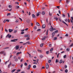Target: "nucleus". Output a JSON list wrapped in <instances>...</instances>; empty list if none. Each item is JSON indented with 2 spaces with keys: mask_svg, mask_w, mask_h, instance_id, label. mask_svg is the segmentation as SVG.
Listing matches in <instances>:
<instances>
[{
  "mask_svg": "<svg viewBox=\"0 0 73 73\" xmlns=\"http://www.w3.org/2000/svg\"><path fill=\"white\" fill-rule=\"evenodd\" d=\"M30 40V38H26L27 40Z\"/></svg>",
  "mask_w": 73,
  "mask_h": 73,
  "instance_id": "obj_50",
  "label": "nucleus"
},
{
  "mask_svg": "<svg viewBox=\"0 0 73 73\" xmlns=\"http://www.w3.org/2000/svg\"><path fill=\"white\" fill-rule=\"evenodd\" d=\"M9 15H11V13H8L7 14V16H9Z\"/></svg>",
  "mask_w": 73,
  "mask_h": 73,
  "instance_id": "obj_43",
  "label": "nucleus"
},
{
  "mask_svg": "<svg viewBox=\"0 0 73 73\" xmlns=\"http://www.w3.org/2000/svg\"><path fill=\"white\" fill-rule=\"evenodd\" d=\"M15 4H18V5H19V2H16L15 3Z\"/></svg>",
  "mask_w": 73,
  "mask_h": 73,
  "instance_id": "obj_46",
  "label": "nucleus"
},
{
  "mask_svg": "<svg viewBox=\"0 0 73 73\" xmlns=\"http://www.w3.org/2000/svg\"><path fill=\"white\" fill-rule=\"evenodd\" d=\"M19 54H20L19 52H18L16 54L17 56H18L19 55Z\"/></svg>",
  "mask_w": 73,
  "mask_h": 73,
  "instance_id": "obj_45",
  "label": "nucleus"
},
{
  "mask_svg": "<svg viewBox=\"0 0 73 73\" xmlns=\"http://www.w3.org/2000/svg\"><path fill=\"white\" fill-rule=\"evenodd\" d=\"M64 68H65V69H66V68H67V65H65L64 66Z\"/></svg>",
  "mask_w": 73,
  "mask_h": 73,
  "instance_id": "obj_38",
  "label": "nucleus"
},
{
  "mask_svg": "<svg viewBox=\"0 0 73 73\" xmlns=\"http://www.w3.org/2000/svg\"><path fill=\"white\" fill-rule=\"evenodd\" d=\"M68 16L69 18V17H70V15H69V13H68Z\"/></svg>",
  "mask_w": 73,
  "mask_h": 73,
  "instance_id": "obj_53",
  "label": "nucleus"
},
{
  "mask_svg": "<svg viewBox=\"0 0 73 73\" xmlns=\"http://www.w3.org/2000/svg\"><path fill=\"white\" fill-rule=\"evenodd\" d=\"M70 21H71V23H73V21H72V19H70Z\"/></svg>",
  "mask_w": 73,
  "mask_h": 73,
  "instance_id": "obj_59",
  "label": "nucleus"
},
{
  "mask_svg": "<svg viewBox=\"0 0 73 73\" xmlns=\"http://www.w3.org/2000/svg\"><path fill=\"white\" fill-rule=\"evenodd\" d=\"M32 17L33 18V19H35V18H36V16H35L34 14H33L32 15Z\"/></svg>",
  "mask_w": 73,
  "mask_h": 73,
  "instance_id": "obj_5",
  "label": "nucleus"
},
{
  "mask_svg": "<svg viewBox=\"0 0 73 73\" xmlns=\"http://www.w3.org/2000/svg\"><path fill=\"white\" fill-rule=\"evenodd\" d=\"M6 21H7L6 20H5L3 21V22L4 23H5Z\"/></svg>",
  "mask_w": 73,
  "mask_h": 73,
  "instance_id": "obj_40",
  "label": "nucleus"
},
{
  "mask_svg": "<svg viewBox=\"0 0 73 73\" xmlns=\"http://www.w3.org/2000/svg\"><path fill=\"white\" fill-rule=\"evenodd\" d=\"M33 64H37V62H34L33 63Z\"/></svg>",
  "mask_w": 73,
  "mask_h": 73,
  "instance_id": "obj_63",
  "label": "nucleus"
},
{
  "mask_svg": "<svg viewBox=\"0 0 73 73\" xmlns=\"http://www.w3.org/2000/svg\"><path fill=\"white\" fill-rule=\"evenodd\" d=\"M62 17L64 18H65V15L64 14H63L62 15Z\"/></svg>",
  "mask_w": 73,
  "mask_h": 73,
  "instance_id": "obj_18",
  "label": "nucleus"
},
{
  "mask_svg": "<svg viewBox=\"0 0 73 73\" xmlns=\"http://www.w3.org/2000/svg\"><path fill=\"white\" fill-rule=\"evenodd\" d=\"M63 61L62 60H60V61L59 63L60 64H61L62 62Z\"/></svg>",
  "mask_w": 73,
  "mask_h": 73,
  "instance_id": "obj_23",
  "label": "nucleus"
},
{
  "mask_svg": "<svg viewBox=\"0 0 73 73\" xmlns=\"http://www.w3.org/2000/svg\"><path fill=\"white\" fill-rule=\"evenodd\" d=\"M65 36H67H67H68V34H66L65 35Z\"/></svg>",
  "mask_w": 73,
  "mask_h": 73,
  "instance_id": "obj_64",
  "label": "nucleus"
},
{
  "mask_svg": "<svg viewBox=\"0 0 73 73\" xmlns=\"http://www.w3.org/2000/svg\"><path fill=\"white\" fill-rule=\"evenodd\" d=\"M24 34V32H21V35H23V34Z\"/></svg>",
  "mask_w": 73,
  "mask_h": 73,
  "instance_id": "obj_41",
  "label": "nucleus"
},
{
  "mask_svg": "<svg viewBox=\"0 0 73 73\" xmlns=\"http://www.w3.org/2000/svg\"><path fill=\"white\" fill-rule=\"evenodd\" d=\"M41 14V13L40 12H39L36 14L37 16H38L40 15Z\"/></svg>",
  "mask_w": 73,
  "mask_h": 73,
  "instance_id": "obj_10",
  "label": "nucleus"
},
{
  "mask_svg": "<svg viewBox=\"0 0 73 73\" xmlns=\"http://www.w3.org/2000/svg\"><path fill=\"white\" fill-rule=\"evenodd\" d=\"M3 53L4 55H5L6 54V53L4 52L3 51Z\"/></svg>",
  "mask_w": 73,
  "mask_h": 73,
  "instance_id": "obj_51",
  "label": "nucleus"
},
{
  "mask_svg": "<svg viewBox=\"0 0 73 73\" xmlns=\"http://www.w3.org/2000/svg\"><path fill=\"white\" fill-rule=\"evenodd\" d=\"M70 2V0H66V3L67 4H68L69 2Z\"/></svg>",
  "mask_w": 73,
  "mask_h": 73,
  "instance_id": "obj_8",
  "label": "nucleus"
},
{
  "mask_svg": "<svg viewBox=\"0 0 73 73\" xmlns=\"http://www.w3.org/2000/svg\"><path fill=\"white\" fill-rule=\"evenodd\" d=\"M12 37V35H9V34H8L6 36V38L8 37V38H11Z\"/></svg>",
  "mask_w": 73,
  "mask_h": 73,
  "instance_id": "obj_1",
  "label": "nucleus"
},
{
  "mask_svg": "<svg viewBox=\"0 0 73 73\" xmlns=\"http://www.w3.org/2000/svg\"><path fill=\"white\" fill-rule=\"evenodd\" d=\"M15 41H17V39H15L11 40V42H15Z\"/></svg>",
  "mask_w": 73,
  "mask_h": 73,
  "instance_id": "obj_2",
  "label": "nucleus"
},
{
  "mask_svg": "<svg viewBox=\"0 0 73 73\" xmlns=\"http://www.w3.org/2000/svg\"><path fill=\"white\" fill-rule=\"evenodd\" d=\"M58 30H56V31H54V32L55 33H58Z\"/></svg>",
  "mask_w": 73,
  "mask_h": 73,
  "instance_id": "obj_44",
  "label": "nucleus"
},
{
  "mask_svg": "<svg viewBox=\"0 0 73 73\" xmlns=\"http://www.w3.org/2000/svg\"><path fill=\"white\" fill-rule=\"evenodd\" d=\"M25 66H27V63H25Z\"/></svg>",
  "mask_w": 73,
  "mask_h": 73,
  "instance_id": "obj_57",
  "label": "nucleus"
},
{
  "mask_svg": "<svg viewBox=\"0 0 73 73\" xmlns=\"http://www.w3.org/2000/svg\"><path fill=\"white\" fill-rule=\"evenodd\" d=\"M27 23H31V21L30 20H27Z\"/></svg>",
  "mask_w": 73,
  "mask_h": 73,
  "instance_id": "obj_15",
  "label": "nucleus"
},
{
  "mask_svg": "<svg viewBox=\"0 0 73 73\" xmlns=\"http://www.w3.org/2000/svg\"><path fill=\"white\" fill-rule=\"evenodd\" d=\"M26 44H30V42L28 41L26 42Z\"/></svg>",
  "mask_w": 73,
  "mask_h": 73,
  "instance_id": "obj_28",
  "label": "nucleus"
},
{
  "mask_svg": "<svg viewBox=\"0 0 73 73\" xmlns=\"http://www.w3.org/2000/svg\"><path fill=\"white\" fill-rule=\"evenodd\" d=\"M42 28H45V25L44 24L42 25Z\"/></svg>",
  "mask_w": 73,
  "mask_h": 73,
  "instance_id": "obj_14",
  "label": "nucleus"
},
{
  "mask_svg": "<svg viewBox=\"0 0 73 73\" xmlns=\"http://www.w3.org/2000/svg\"><path fill=\"white\" fill-rule=\"evenodd\" d=\"M68 70L66 69L65 70V73H67L68 72Z\"/></svg>",
  "mask_w": 73,
  "mask_h": 73,
  "instance_id": "obj_37",
  "label": "nucleus"
},
{
  "mask_svg": "<svg viewBox=\"0 0 73 73\" xmlns=\"http://www.w3.org/2000/svg\"><path fill=\"white\" fill-rule=\"evenodd\" d=\"M25 37H28L29 38V37H30V36H29V35H25L24 36Z\"/></svg>",
  "mask_w": 73,
  "mask_h": 73,
  "instance_id": "obj_3",
  "label": "nucleus"
},
{
  "mask_svg": "<svg viewBox=\"0 0 73 73\" xmlns=\"http://www.w3.org/2000/svg\"><path fill=\"white\" fill-rule=\"evenodd\" d=\"M36 24V25H37L38 26H40V25L39 23H37Z\"/></svg>",
  "mask_w": 73,
  "mask_h": 73,
  "instance_id": "obj_29",
  "label": "nucleus"
},
{
  "mask_svg": "<svg viewBox=\"0 0 73 73\" xmlns=\"http://www.w3.org/2000/svg\"><path fill=\"white\" fill-rule=\"evenodd\" d=\"M51 61L52 60H49L48 61V63H50V62H51Z\"/></svg>",
  "mask_w": 73,
  "mask_h": 73,
  "instance_id": "obj_31",
  "label": "nucleus"
},
{
  "mask_svg": "<svg viewBox=\"0 0 73 73\" xmlns=\"http://www.w3.org/2000/svg\"><path fill=\"white\" fill-rule=\"evenodd\" d=\"M43 57V56L42 55H40V58H42Z\"/></svg>",
  "mask_w": 73,
  "mask_h": 73,
  "instance_id": "obj_49",
  "label": "nucleus"
},
{
  "mask_svg": "<svg viewBox=\"0 0 73 73\" xmlns=\"http://www.w3.org/2000/svg\"><path fill=\"white\" fill-rule=\"evenodd\" d=\"M66 51H67V52H69V51L70 50V49L69 48H67L66 49Z\"/></svg>",
  "mask_w": 73,
  "mask_h": 73,
  "instance_id": "obj_21",
  "label": "nucleus"
},
{
  "mask_svg": "<svg viewBox=\"0 0 73 73\" xmlns=\"http://www.w3.org/2000/svg\"><path fill=\"white\" fill-rule=\"evenodd\" d=\"M46 39V36H45L42 39V40H44Z\"/></svg>",
  "mask_w": 73,
  "mask_h": 73,
  "instance_id": "obj_26",
  "label": "nucleus"
},
{
  "mask_svg": "<svg viewBox=\"0 0 73 73\" xmlns=\"http://www.w3.org/2000/svg\"><path fill=\"white\" fill-rule=\"evenodd\" d=\"M16 70V69H13L11 71L12 73H13Z\"/></svg>",
  "mask_w": 73,
  "mask_h": 73,
  "instance_id": "obj_19",
  "label": "nucleus"
},
{
  "mask_svg": "<svg viewBox=\"0 0 73 73\" xmlns=\"http://www.w3.org/2000/svg\"><path fill=\"white\" fill-rule=\"evenodd\" d=\"M41 31V29H38L37 30V31Z\"/></svg>",
  "mask_w": 73,
  "mask_h": 73,
  "instance_id": "obj_56",
  "label": "nucleus"
},
{
  "mask_svg": "<svg viewBox=\"0 0 73 73\" xmlns=\"http://www.w3.org/2000/svg\"><path fill=\"white\" fill-rule=\"evenodd\" d=\"M49 46L50 47H51V46H52V44H50L49 45Z\"/></svg>",
  "mask_w": 73,
  "mask_h": 73,
  "instance_id": "obj_54",
  "label": "nucleus"
},
{
  "mask_svg": "<svg viewBox=\"0 0 73 73\" xmlns=\"http://www.w3.org/2000/svg\"><path fill=\"white\" fill-rule=\"evenodd\" d=\"M73 45V43L70 46V47L71 46H72Z\"/></svg>",
  "mask_w": 73,
  "mask_h": 73,
  "instance_id": "obj_61",
  "label": "nucleus"
},
{
  "mask_svg": "<svg viewBox=\"0 0 73 73\" xmlns=\"http://www.w3.org/2000/svg\"><path fill=\"white\" fill-rule=\"evenodd\" d=\"M13 58H14V59H16V56H14L13 57Z\"/></svg>",
  "mask_w": 73,
  "mask_h": 73,
  "instance_id": "obj_42",
  "label": "nucleus"
},
{
  "mask_svg": "<svg viewBox=\"0 0 73 73\" xmlns=\"http://www.w3.org/2000/svg\"><path fill=\"white\" fill-rule=\"evenodd\" d=\"M38 52H40V53L41 52V50H38Z\"/></svg>",
  "mask_w": 73,
  "mask_h": 73,
  "instance_id": "obj_52",
  "label": "nucleus"
},
{
  "mask_svg": "<svg viewBox=\"0 0 73 73\" xmlns=\"http://www.w3.org/2000/svg\"><path fill=\"white\" fill-rule=\"evenodd\" d=\"M46 69H48V68H49V65H48V63L46 64Z\"/></svg>",
  "mask_w": 73,
  "mask_h": 73,
  "instance_id": "obj_4",
  "label": "nucleus"
},
{
  "mask_svg": "<svg viewBox=\"0 0 73 73\" xmlns=\"http://www.w3.org/2000/svg\"><path fill=\"white\" fill-rule=\"evenodd\" d=\"M54 19H55L56 21H58V19L57 17H54Z\"/></svg>",
  "mask_w": 73,
  "mask_h": 73,
  "instance_id": "obj_12",
  "label": "nucleus"
},
{
  "mask_svg": "<svg viewBox=\"0 0 73 73\" xmlns=\"http://www.w3.org/2000/svg\"><path fill=\"white\" fill-rule=\"evenodd\" d=\"M15 61H16V62H17V61H18V59H16L15 60Z\"/></svg>",
  "mask_w": 73,
  "mask_h": 73,
  "instance_id": "obj_55",
  "label": "nucleus"
},
{
  "mask_svg": "<svg viewBox=\"0 0 73 73\" xmlns=\"http://www.w3.org/2000/svg\"><path fill=\"white\" fill-rule=\"evenodd\" d=\"M52 36H54L55 35V33H54V32H53L52 33Z\"/></svg>",
  "mask_w": 73,
  "mask_h": 73,
  "instance_id": "obj_17",
  "label": "nucleus"
},
{
  "mask_svg": "<svg viewBox=\"0 0 73 73\" xmlns=\"http://www.w3.org/2000/svg\"><path fill=\"white\" fill-rule=\"evenodd\" d=\"M9 47H6L4 49H9Z\"/></svg>",
  "mask_w": 73,
  "mask_h": 73,
  "instance_id": "obj_25",
  "label": "nucleus"
},
{
  "mask_svg": "<svg viewBox=\"0 0 73 73\" xmlns=\"http://www.w3.org/2000/svg\"><path fill=\"white\" fill-rule=\"evenodd\" d=\"M46 53L47 54H49V51H47L46 52Z\"/></svg>",
  "mask_w": 73,
  "mask_h": 73,
  "instance_id": "obj_36",
  "label": "nucleus"
},
{
  "mask_svg": "<svg viewBox=\"0 0 73 73\" xmlns=\"http://www.w3.org/2000/svg\"><path fill=\"white\" fill-rule=\"evenodd\" d=\"M9 8H12V6L10 5H9Z\"/></svg>",
  "mask_w": 73,
  "mask_h": 73,
  "instance_id": "obj_39",
  "label": "nucleus"
},
{
  "mask_svg": "<svg viewBox=\"0 0 73 73\" xmlns=\"http://www.w3.org/2000/svg\"><path fill=\"white\" fill-rule=\"evenodd\" d=\"M45 12L44 11H42V15H45Z\"/></svg>",
  "mask_w": 73,
  "mask_h": 73,
  "instance_id": "obj_16",
  "label": "nucleus"
},
{
  "mask_svg": "<svg viewBox=\"0 0 73 73\" xmlns=\"http://www.w3.org/2000/svg\"><path fill=\"white\" fill-rule=\"evenodd\" d=\"M54 40H57V37H55L54 38Z\"/></svg>",
  "mask_w": 73,
  "mask_h": 73,
  "instance_id": "obj_22",
  "label": "nucleus"
},
{
  "mask_svg": "<svg viewBox=\"0 0 73 73\" xmlns=\"http://www.w3.org/2000/svg\"><path fill=\"white\" fill-rule=\"evenodd\" d=\"M33 68H36V65H34L33 66Z\"/></svg>",
  "mask_w": 73,
  "mask_h": 73,
  "instance_id": "obj_35",
  "label": "nucleus"
},
{
  "mask_svg": "<svg viewBox=\"0 0 73 73\" xmlns=\"http://www.w3.org/2000/svg\"><path fill=\"white\" fill-rule=\"evenodd\" d=\"M16 32H17V30H15L14 32V33H16Z\"/></svg>",
  "mask_w": 73,
  "mask_h": 73,
  "instance_id": "obj_62",
  "label": "nucleus"
},
{
  "mask_svg": "<svg viewBox=\"0 0 73 73\" xmlns=\"http://www.w3.org/2000/svg\"><path fill=\"white\" fill-rule=\"evenodd\" d=\"M53 28L52 27L51 28H50L49 29V30H50V31L51 32L52 31H53Z\"/></svg>",
  "mask_w": 73,
  "mask_h": 73,
  "instance_id": "obj_11",
  "label": "nucleus"
},
{
  "mask_svg": "<svg viewBox=\"0 0 73 73\" xmlns=\"http://www.w3.org/2000/svg\"><path fill=\"white\" fill-rule=\"evenodd\" d=\"M58 62V59H56V63H57V62Z\"/></svg>",
  "mask_w": 73,
  "mask_h": 73,
  "instance_id": "obj_30",
  "label": "nucleus"
},
{
  "mask_svg": "<svg viewBox=\"0 0 73 73\" xmlns=\"http://www.w3.org/2000/svg\"><path fill=\"white\" fill-rule=\"evenodd\" d=\"M34 29H37V27L35 26L34 27Z\"/></svg>",
  "mask_w": 73,
  "mask_h": 73,
  "instance_id": "obj_48",
  "label": "nucleus"
},
{
  "mask_svg": "<svg viewBox=\"0 0 73 73\" xmlns=\"http://www.w3.org/2000/svg\"><path fill=\"white\" fill-rule=\"evenodd\" d=\"M62 21V23H64V24H65L66 25H67V27H68V25L66 23H65V22L64 21Z\"/></svg>",
  "mask_w": 73,
  "mask_h": 73,
  "instance_id": "obj_13",
  "label": "nucleus"
},
{
  "mask_svg": "<svg viewBox=\"0 0 73 73\" xmlns=\"http://www.w3.org/2000/svg\"><path fill=\"white\" fill-rule=\"evenodd\" d=\"M43 44H40V47H42V46H43Z\"/></svg>",
  "mask_w": 73,
  "mask_h": 73,
  "instance_id": "obj_34",
  "label": "nucleus"
},
{
  "mask_svg": "<svg viewBox=\"0 0 73 73\" xmlns=\"http://www.w3.org/2000/svg\"><path fill=\"white\" fill-rule=\"evenodd\" d=\"M24 59L23 58H22L21 59V62H22V61H23Z\"/></svg>",
  "mask_w": 73,
  "mask_h": 73,
  "instance_id": "obj_60",
  "label": "nucleus"
},
{
  "mask_svg": "<svg viewBox=\"0 0 73 73\" xmlns=\"http://www.w3.org/2000/svg\"><path fill=\"white\" fill-rule=\"evenodd\" d=\"M11 63L10 62V64H9L8 65V68H9L10 67V66H11Z\"/></svg>",
  "mask_w": 73,
  "mask_h": 73,
  "instance_id": "obj_20",
  "label": "nucleus"
},
{
  "mask_svg": "<svg viewBox=\"0 0 73 73\" xmlns=\"http://www.w3.org/2000/svg\"><path fill=\"white\" fill-rule=\"evenodd\" d=\"M19 48V46L18 45H17L16 46V49L17 50Z\"/></svg>",
  "mask_w": 73,
  "mask_h": 73,
  "instance_id": "obj_7",
  "label": "nucleus"
},
{
  "mask_svg": "<svg viewBox=\"0 0 73 73\" xmlns=\"http://www.w3.org/2000/svg\"><path fill=\"white\" fill-rule=\"evenodd\" d=\"M53 48H51L50 50V52H52V51H53Z\"/></svg>",
  "mask_w": 73,
  "mask_h": 73,
  "instance_id": "obj_27",
  "label": "nucleus"
},
{
  "mask_svg": "<svg viewBox=\"0 0 73 73\" xmlns=\"http://www.w3.org/2000/svg\"><path fill=\"white\" fill-rule=\"evenodd\" d=\"M31 65H29L28 66V68H27V70H29V69H30V68H31Z\"/></svg>",
  "mask_w": 73,
  "mask_h": 73,
  "instance_id": "obj_9",
  "label": "nucleus"
},
{
  "mask_svg": "<svg viewBox=\"0 0 73 73\" xmlns=\"http://www.w3.org/2000/svg\"><path fill=\"white\" fill-rule=\"evenodd\" d=\"M15 23H18L19 21H18V20H16V21H15Z\"/></svg>",
  "mask_w": 73,
  "mask_h": 73,
  "instance_id": "obj_58",
  "label": "nucleus"
},
{
  "mask_svg": "<svg viewBox=\"0 0 73 73\" xmlns=\"http://www.w3.org/2000/svg\"><path fill=\"white\" fill-rule=\"evenodd\" d=\"M66 55H64L63 56L64 58H66Z\"/></svg>",
  "mask_w": 73,
  "mask_h": 73,
  "instance_id": "obj_32",
  "label": "nucleus"
},
{
  "mask_svg": "<svg viewBox=\"0 0 73 73\" xmlns=\"http://www.w3.org/2000/svg\"><path fill=\"white\" fill-rule=\"evenodd\" d=\"M9 31L10 33H11V32L13 31V29H9Z\"/></svg>",
  "mask_w": 73,
  "mask_h": 73,
  "instance_id": "obj_6",
  "label": "nucleus"
},
{
  "mask_svg": "<svg viewBox=\"0 0 73 73\" xmlns=\"http://www.w3.org/2000/svg\"><path fill=\"white\" fill-rule=\"evenodd\" d=\"M49 31L48 30H47L46 32V35H48V31Z\"/></svg>",
  "mask_w": 73,
  "mask_h": 73,
  "instance_id": "obj_24",
  "label": "nucleus"
},
{
  "mask_svg": "<svg viewBox=\"0 0 73 73\" xmlns=\"http://www.w3.org/2000/svg\"><path fill=\"white\" fill-rule=\"evenodd\" d=\"M16 8H17V9H19V6H17L16 7Z\"/></svg>",
  "mask_w": 73,
  "mask_h": 73,
  "instance_id": "obj_33",
  "label": "nucleus"
},
{
  "mask_svg": "<svg viewBox=\"0 0 73 73\" xmlns=\"http://www.w3.org/2000/svg\"><path fill=\"white\" fill-rule=\"evenodd\" d=\"M3 53L4 52H3V51H2L0 52V54H3Z\"/></svg>",
  "mask_w": 73,
  "mask_h": 73,
  "instance_id": "obj_47",
  "label": "nucleus"
}]
</instances>
